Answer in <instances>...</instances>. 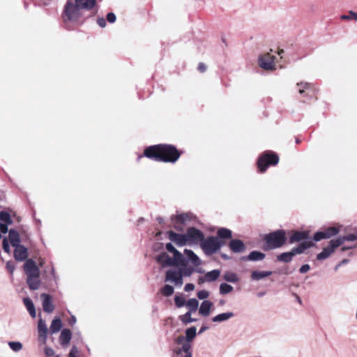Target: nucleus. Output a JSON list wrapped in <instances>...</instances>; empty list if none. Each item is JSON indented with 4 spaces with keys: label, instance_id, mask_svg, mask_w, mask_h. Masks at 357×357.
I'll use <instances>...</instances> for the list:
<instances>
[{
    "label": "nucleus",
    "instance_id": "f257e3e1",
    "mask_svg": "<svg viewBox=\"0 0 357 357\" xmlns=\"http://www.w3.org/2000/svg\"><path fill=\"white\" fill-rule=\"evenodd\" d=\"M144 155L157 161L175 162L178 159L180 153L172 145L158 144L146 149Z\"/></svg>",
    "mask_w": 357,
    "mask_h": 357
},
{
    "label": "nucleus",
    "instance_id": "f03ea898",
    "mask_svg": "<svg viewBox=\"0 0 357 357\" xmlns=\"http://www.w3.org/2000/svg\"><path fill=\"white\" fill-rule=\"evenodd\" d=\"M264 240L268 249L278 248L284 244L286 241V233L284 230H277L265 235Z\"/></svg>",
    "mask_w": 357,
    "mask_h": 357
},
{
    "label": "nucleus",
    "instance_id": "7ed1b4c3",
    "mask_svg": "<svg viewBox=\"0 0 357 357\" xmlns=\"http://www.w3.org/2000/svg\"><path fill=\"white\" fill-rule=\"evenodd\" d=\"M64 13L69 21H77L84 15V11L75 3V0H68Z\"/></svg>",
    "mask_w": 357,
    "mask_h": 357
},
{
    "label": "nucleus",
    "instance_id": "20e7f679",
    "mask_svg": "<svg viewBox=\"0 0 357 357\" xmlns=\"http://www.w3.org/2000/svg\"><path fill=\"white\" fill-rule=\"evenodd\" d=\"M222 245L221 241L218 238L211 236L206 239H203L201 243V247L204 252L208 255H212L217 252Z\"/></svg>",
    "mask_w": 357,
    "mask_h": 357
},
{
    "label": "nucleus",
    "instance_id": "39448f33",
    "mask_svg": "<svg viewBox=\"0 0 357 357\" xmlns=\"http://www.w3.org/2000/svg\"><path fill=\"white\" fill-rule=\"evenodd\" d=\"M279 161L278 156L273 153H266L258 160V167L261 172H265L269 165H275Z\"/></svg>",
    "mask_w": 357,
    "mask_h": 357
},
{
    "label": "nucleus",
    "instance_id": "423d86ee",
    "mask_svg": "<svg viewBox=\"0 0 357 357\" xmlns=\"http://www.w3.org/2000/svg\"><path fill=\"white\" fill-rule=\"evenodd\" d=\"M187 240L188 245H197L202 243L204 238V234L199 229L195 227L189 228L186 231Z\"/></svg>",
    "mask_w": 357,
    "mask_h": 357
},
{
    "label": "nucleus",
    "instance_id": "0eeeda50",
    "mask_svg": "<svg viewBox=\"0 0 357 357\" xmlns=\"http://www.w3.org/2000/svg\"><path fill=\"white\" fill-rule=\"evenodd\" d=\"M183 274L181 270L169 269L166 273L165 281L171 282L176 286H181L183 284Z\"/></svg>",
    "mask_w": 357,
    "mask_h": 357
},
{
    "label": "nucleus",
    "instance_id": "6e6552de",
    "mask_svg": "<svg viewBox=\"0 0 357 357\" xmlns=\"http://www.w3.org/2000/svg\"><path fill=\"white\" fill-rule=\"evenodd\" d=\"M275 56L270 53L262 55L259 59V66L266 70H273L275 69Z\"/></svg>",
    "mask_w": 357,
    "mask_h": 357
},
{
    "label": "nucleus",
    "instance_id": "1a4fd4ad",
    "mask_svg": "<svg viewBox=\"0 0 357 357\" xmlns=\"http://www.w3.org/2000/svg\"><path fill=\"white\" fill-rule=\"evenodd\" d=\"M24 270L26 277H40V269L33 259H28L25 262Z\"/></svg>",
    "mask_w": 357,
    "mask_h": 357
},
{
    "label": "nucleus",
    "instance_id": "9d476101",
    "mask_svg": "<svg viewBox=\"0 0 357 357\" xmlns=\"http://www.w3.org/2000/svg\"><path fill=\"white\" fill-rule=\"evenodd\" d=\"M168 236L169 240L178 247L188 245L186 234H177L170 231L168 232Z\"/></svg>",
    "mask_w": 357,
    "mask_h": 357
},
{
    "label": "nucleus",
    "instance_id": "9b49d317",
    "mask_svg": "<svg viewBox=\"0 0 357 357\" xmlns=\"http://www.w3.org/2000/svg\"><path fill=\"white\" fill-rule=\"evenodd\" d=\"M189 219L187 214H179L172 217V224L178 231H183L185 222Z\"/></svg>",
    "mask_w": 357,
    "mask_h": 357
},
{
    "label": "nucleus",
    "instance_id": "f8f14e48",
    "mask_svg": "<svg viewBox=\"0 0 357 357\" xmlns=\"http://www.w3.org/2000/svg\"><path fill=\"white\" fill-rule=\"evenodd\" d=\"M13 223L10 215L6 211L0 212V230L3 234L8 232V227Z\"/></svg>",
    "mask_w": 357,
    "mask_h": 357
},
{
    "label": "nucleus",
    "instance_id": "ddd939ff",
    "mask_svg": "<svg viewBox=\"0 0 357 357\" xmlns=\"http://www.w3.org/2000/svg\"><path fill=\"white\" fill-rule=\"evenodd\" d=\"M38 331L39 342L42 344H45L47 337V328L45 321L41 318L38 320Z\"/></svg>",
    "mask_w": 357,
    "mask_h": 357
},
{
    "label": "nucleus",
    "instance_id": "4468645a",
    "mask_svg": "<svg viewBox=\"0 0 357 357\" xmlns=\"http://www.w3.org/2000/svg\"><path fill=\"white\" fill-rule=\"evenodd\" d=\"M335 240L334 239L331 240L329 242V245L327 247L324 248L323 249L322 252H321L319 254L317 255V259L318 260H324V259H326L328 257H329L331 256V255L334 252L335 249L337 248H338V246H336V245L335 246Z\"/></svg>",
    "mask_w": 357,
    "mask_h": 357
},
{
    "label": "nucleus",
    "instance_id": "2eb2a0df",
    "mask_svg": "<svg viewBox=\"0 0 357 357\" xmlns=\"http://www.w3.org/2000/svg\"><path fill=\"white\" fill-rule=\"evenodd\" d=\"M14 257L17 261H24L28 257L27 249L22 245L15 246Z\"/></svg>",
    "mask_w": 357,
    "mask_h": 357
},
{
    "label": "nucleus",
    "instance_id": "dca6fc26",
    "mask_svg": "<svg viewBox=\"0 0 357 357\" xmlns=\"http://www.w3.org/2000/svg\"><path fill=\"white\" fill-rule=\"evenodd\" d=\"M234 316H235V314L234 312H232L231 311H228V312H222V313H220V314H218L214 316L213 317H212L211 320L214 323L220 324V323L225 322V321L232 319Z\"/></svg>",
    "mask_w": 357,
    "mask_h": 357
},
{
    "label": "nucleus",
    "instance_id": "f3484780",
    "mask_svg": "<svg viewBox=\"0 0 357 357\" xmlns=\"http://www.w3.org/2000/svg\"><path fill=\"white\" fill-rule=\"evenodd\" d=\"M40 297L43 300V307L44 311L47 313L53 312L54 307L52 304L51 296L46 294H42Z\"/></svg>",
    "mask_w": 357,
    "mask_h": 357
},
{
    "label": "nucleus",
    "instance_id": "a211bd4d",
    "mask_svg": "<svg viewBox=\"0 0 357 357\" xmlns=\"http://www.w3.org/2000/svg\"><path fill=\"white\" fill-rule=\"evenodd\" d=\"M229 246L234 252H243L245 250V245L243 241L238 239L231 240Z\"/></svg>",
    "mask_w": 357,
    "mask_h": 357
},
{
    "label": "nucleus",
    "instance_id": "6ab92c4d",
    "mask_svg": "<svg viewBox=\"0 0 357 357\" xmlns=\"http://www.w3.org/2000/svg\"><path fill=\"white\" fill-rule=\"evenodd\" d=\"M156 259L163 267L174 266V260L165 252L159 255Z\"/></svg>",
    "mask_w": 357,
    "mask_h": 357
},
{
    "label": "nucleus",
    "instance_id": "aec40b11",
    "mask_svg": "<svg viewBox=\"0 0 357 357\" xmlns=\"http://www.w3.org/2000/svg\"><path fill=\"white\" fill-rule=\"evenodd\" d=\"M213 305V304L211 301L208 300L204 301L200 305L199 313L204 317L208 316Z\"/></svg>",
    "mask_w": 357,
    "mask_h": 357
},
{
    "label": "nucleus",
    "instance_id": "412c9836",
    "mask_svg": "<svg viewBox=\"0 0 357 357\" xmlns=\"http://www.w3.org/2000/svg\"><path fill=\"white\" fill-rule=\"evenodd\" d=\"M309 235L308 231H294L290 236L289 242L291 243L298 242L302 240L307 238Z\"/></svg>",
    "mask_w": 357,
    "mask_h": 357
},
{
    "label": "nucleus",
    "instance_id": "4be33fe9",
    "mask_svg": "<svg viewBox=\"0 0 357 357\" xmlns=\"http://www.w3.org/2000/svg\"><path fill=\"white\" fill-rule=\"evenodd\" d=\"M75 3L78 4V6L83 10H89L92 8L95 3L96 0H75Z\"/></svg>",
    "mask_w": 357,
    "mask_h": 357
},
{
    "label": "nucleus",
    "instance_id": "5701e85b",
    "mask_svg": "<svg viewBox=\"0 0 357 357\" xmlns=\"http://www.w3.org/2000/svg\"><path fill=\"white\" fill-rule=\"evenodd\" d=\"M335 245V246H340L342 245L345 241H354L357 240V235L351 234L343 236H339L337 238L334 239Z\"/></svg>",
    "mask_w": 357,
    "mask_h": 357
},
{
    "label": "nucleus",
    "instance_id": "b1692460",
    "mask_svg": "<svg viewBox=\"0 0 357 357\" xmlns=\"http://www.w3.org/2000/svg\"><path fill=\"white\" fill-rule=\"evenodd\" d=\"M184 253L188 257V260L190 261V262L195 266H199L201 264V260L197 257V255L194 253L193 251L191 250L185 249Z\"/></svg>",
    "mask_w": 357,
    "mask_h": 357
},
{
    "label": "nucleus",
    "instance_id": "393cba45",
    "mask_svg": "<svg viewBox=\"0 0 357 357\" xmlns=\"http://www.w3.org/2000/svg\"><path fill=\"white\" fill-rule=\"evenodd\" d=\"M273 273L272 271H254L252 272L251 274V278L253 280H262L266 277H268L271 275Z\"/></svg>",
    "mask_w": 357,
    "mask_h": 357
},
{
    "label": "nucleus",
    "instance_id": "a878e982",
    "mask_svg": "<svg viewBox=\"0 0 357 357\" xmlns=\"http://www.w3.org/2000/svg\"><path fill=\"white\" fill-rule=\"evenodd\" d=\"M26 283L29 287L32 290H36L39 289L40 286L39 277H26Z\"/></svg>",
    "mask_w": 357,
    "mask_h": 357
},
{
    "label": "nucleus",
    "instance_id": "bb28decb",
    "mask_svg": "<svg viewBox=\"0 0 357 357\" xmlns=\"http://www.w3.org/2000/svg\"><path fill=\"white\" fill-rule=\"evenodd\" d=\"M9 241L13 247L20 245V234L16 230L10 229L9 231Z\"/></svg>",
    "mask_w": 357,
    "mask_h": 357
},
{
    "label": "nucleus",
    "instance_id": "cd10ccee",
    "mask_svg": "<svg viewBox=\"0 0 357 357\" xmlns=\"http://www.w3.org/2000/svg\"><path fill=\"white\" fill-rule=\"evenodd\" d=\"M71 332L68 329H63L60 335V343L63 345L68 344L71 340Z\"/></svg>",
    "mask_w": 357,
    "mask_h": 357
},
{
    "label": "nucleus",
    "instance_id": "c85d7f7f",
    "mask_svg": "<svg viewBox=\"0 0 357 357\" xmlns=\"http://www.w3.org/2000/svg\"><path fill=\"white\" fill-rule=\"evenodd\" d=\"M23 303L26 306L27 310L29 311L30 315L35 318L36 316V309L33 303L29 298H24L23 299Z\"/></svg>",
    "mask_w": 357,
    "mask_h": 357
},
{
    "label": "nucleus",
    "instance_id": "c756f323",
    "mask_svg": "<svg viewBox=\"0 0 357 357\" xmlns=\"http://www.w3.org/2000/svg\"><path fill=\"white\" fill-rule=\"evenodd\" d=\"M220 275V271L218 269L213 270L206 273L204 275V280L206 282H213L216 280Z\"/></svg>",
    "mask_w": 357,
    "mask_h": 357
},
{
    "label": "nucleus",
    "instance_id": "7c9ffc66",
    "mask_svg": "<svg viewBox=\"0 0 357 357\" xmlns=\"http://www.w3.org/2000/svg\"><path fill=\"white\" fill-rule=\"evenodd\" d=\"M61 320L59 318H55L53 319L50 325V331L52 333H56L61 330Z\"/></svg>",
    "mask_w": 357,
    "mask_h": 357
},
{
    "label": "nucleus",
    "instance_id": "2f4dec72",
    "mask_svg": "<svg viewBox=\"0 0 357 357\" xmlns=\"http://www.w3.org/2000/svg\"><path fill=\"white\" fill-rule=\"evenodd\" d=\"M223 278L229 282H232V283H235V282H238L239 280V278L237 276V275L233 272H231V271H227L224 273L223 275Z\"/></svg>",
    "mask_w": 357,
    "mask_h": 357
},
{
    "label": "nucleus",
    "instance_id": "473e14b6",
    "mask_svg": "<svg viewBox=\"0 0 357 357\" xmlns=\"http://www.w3.org/2000/svg\"><path fill=\"white\" fill-rule=\"evenodd\" d=\"M264 257L265 254L258 251H252L248 255V259L250 261H260L264 259Z\"/></svg>",
    "mask_w": 357,
    "mask_h": 357
},
{
    "label": "nucleus",
    "instance_id": "72a5a7b5",
    "mask_svg": "<svg viewBox=\"0 0 357 357\" xmlns=\"http://www.w3.org/2000/svg\"><path fill=\"white\" fill-rule=\"evenodd\" d=\"M311 244L310 243H301L298 247L294 248L291 250L292 253H294V256L296 255L303 253L307 248L310 247Z\"/></svg>",
    "mask_w": 357,
    "mask_h": 357
},
{
    "label": "nucleus",
    "instance_id": "f704fd0d",
    "mask_svg": "<svg viewBox=\"0 0 357 357\" xmlns=\"http://www.w3.org/2000/svg\"><path fill=\"white\" fill-rule=\"evenodd\" d=\"M294 257V253L291 250L290 252H284L278 256V260L283 262H289Z\"/></svg>",
    "mask_w": 357,
    "mask_h": 357
},
{
    "label": "nucleus",
    "instance_id": "c9c22d12",
    "mask_svg": "<svg viewBox=\"0 0 357 357\" xmlns=\"http://www.w3.org/2000/svg\"><path fill=\"white\" fill-rule=\"evenodd\" d=\"M326 238H330L332 236H335L340 231V229L335 227H331L323 231Z\"/></svg>",
    "mask_w": 357,
    "mask_h": 357
},
{
    "label": "nucleus",
    "instance_id": "e433bc0d",
    "mask_svg": "<svg viewBox=\"0 0 357 357\" xmlns=\"http://www.w3.org/2000/svg\"><path fill=\"white\" fill-rule=\"evenodd\" d=\"M197 329L195 326H192L185 331V338L187 341H192L196 336Z\"/></svg>",
    "mask_w": 357,
    "mask_h": 357
},
{
    "label": "nucleus",
    "instance_id": "4c0bfd02",
    "mask_svg": "<svg viewBox=\"0 0 357 357\" xmlns=\"http://www.w3.org/2000/svg\"><path fill=\"white\" fill-rule=\"evenodd\" d=\"M186 306L190 311L195 312L199 306V301L196 298H190L186 302Z\"/></svg>",
    "mask_w": 357,
    "mask_h": 357
},
{
    "label": "nucleus",
    "instance_id": "58836bf2",
    "mask_svg": "<svg viewBox=\"0 0 357 357\" xmlns=\"http://www.w3.org/2000/svg\"><path fill=\"white\" fill-rule=\"evenodd\" d=\"M233 291V287L227 283H222L220 285V294L222 295H225L229 294Z\"/></svg>",
    "mask_w": 357,
    "mask_h": 357
},
{
    "label": "nucleus",
    "instance_id": "ea45409f",
    "mask_svg": "<svg viewBox=\"0 0 357 357\" xmlns=\"http://www.w3.org/2000/svg\"><path fill=\"white\" fill-rule=\"evenodd\" d=\"M8 346L15 352H18L21 351L23 348L22 344L17 341L9 342Z\"/></svg>",
    "mask_w": 357,
    "mask_h": 357
},
{
    "label": "nucleus",
    "instance_id": "a19ab883",
    "mask_svg": "<svg viewBox=\"0 0 357 357\" xmlns=\"http://www.w3.org/2000/svg\"><path fill=\"white\" fill-rule=\"evenodd\" d=\"M218 235L222 238H231V231L228 229L222 228L218 230Z\"/></svg>",
    "mask_w": 357,
    "mask_h": 357
},
{
    "label": "nucleus",
    "instance_id": "79ce46f5",
    "mask_svg": "<svg viewBox=\"0 0 357 357\" xmlns=\"http://www.w3.org/2000/svg\"><path fill=\"white\" fill-rule=\"evenodd\" d=\"M174 257L172 259L174 260V266H178L180 263L183 261V255L178 252L177 250L176 252L173 253Z\"/></svg>",
    "mask_w": 357,
    "mask_h": 357
},
{
    "label": "nucleus",
    "instance_id": "37998d69",
    "mask_svg": "<svg viewBox=\"0 0 357 357\" xmlns=\"http://www.w3.org/2000/svg\"><path fill=\"white\" fill-rule=\"evenodd\" d=\"M191 344L190 342L187 341L181 344V348L177 350V354H181L182 352H188L190 351Z\"/></svg>",
    "mask_w": 357,
    "mask_h": 357
},
{
    "label": "nucleus",
    "instance_id": "c03bdc74",
    "mask_svg": "<svg viewBox=\"0 0 357 357\" xmlns=\"http://www.w3.org/2000/svg\"><path fill=\"white\" fill-rule=\"evenodd\" d=\"M161 293L166 296H169L174 293V288L173 287L166 284L162 289Z\"/></svg>",
    "mask_w": 357,
    "mask_h": 357
},
{
    "label": "nucleus",
    "instance_id": "a18cd8bd",
    "mask_svg": "<svg viewBox=\"0 0 357 357\" xmlns=\"http://www.w3.org/2000/svg\"><path fill=\"white\" fill-rule=\"evenodd\" d=\"M181 319L182 322H183L184 324H189L195 321V319L191 318L190 312H188L184 315L181 316Z\"/></svg>",
    "mask_w": 357,
    "mask_h": 357
},
{
    "label": "nucleus",
    "instance_id": "49530a36",
    "mask_svg": "<svg viewBox=\"0 0 357 357\" xmlns=\"http://www.w3.org/2000/svg\"><path fill=\"white\" fill-rule=\"evenodd\" d=\"M175 304L178 307H181L183 305H186V302L185 298L182 296H175Z\"/></svg>",
    "mask_w": 357,
    "mask_h": 357
},
{
    "label": "nucleus",
    "instance_id": "de8ad7c7",
    "mask_svg": "<svg viewBox=\"0 0 357 357\" xmlns=\"http://www.w3.org/2000/svg\"><path fill=\"white\" fill-rule=\"evenodd\" d=\"M342 20H349L351 19H354L357 21V13H355L352 10H350L349 13V15H342L340 17Z\"/></svg>",
    "mask_w": 357,
    "mask_h": 357
},
{
    "label": "nucleus",
    "instance_id": "09e8293b",
    "mask_svg": "<svg viewBox=\"0 0 357 357\" xmlns=\"http://www.w3.org/2000/svg\"><path fill=\"white\" fill-rule=\"evenodd\" d=\"M197 297L200 300L206 299L209 296V292L206 290H201L197 292Z\"/></svg>",
    "mask_w": 357,
    "mask_h": 357
},
{
    "label": "nucleus",
    "instance_id": "8fccbe9b",
    "mask_svg": "<svg viewBox=\"0 0 357 357\" xmlns=\"http://www.w3.org/2000/svg\"><path fill=\"white\" fill-rule=\"evenodd\" d=\"M324 238H326V237L325 236V234L323 231L317 232L314 236V240L315 241H319Z\"/></svg>",
    "mask_w": 357,
    "mask_h": 357
},
{
    "label": "nucleus",
    "instance_id": "3c124183",
    "mask_svg": "<svg viewBox=\"0 0 357 357\" xmlns=\"http://www.w3.org/2000/svg\"><path fill=\"white\" fill-rule=\"evenodd\" d=\"M3 249L7 253H10V246H9V244H8V239L6 238H4L3 239Z\"/></svg>",
    "mask_w": 357,
    "mask_h": 357
},
{
    "label": "nucleus",
    "instance_id": "603ef678",
    "mask_svg": "<svg viewBox=\"0 0 357 357\" xmlns=\"http://www.w3.org/2000/svg\"><path fill=\"white\" fill-rule=\"evenodd\" d=\"M6 268L11 274H13L15 268L14 263L10 261H8L6 263Z\"/></svg>",
    "mask_w": 357,
    "mask_h": 357
},
{
    "label": "nucleus",
    "instance_id": "864d4df0",
    "mask_svg": "<svg viewBox=\"0 0 357 357\" xmlns=\"http://www.w3.org/2000/svg\"><path fill=\"white\" fill-rule=\"evenodd\" d=\"M44 352L47 357H50L54 355V351L48 347H45Z\"/></svg>",
    "mask_w": 357,
    "mask_h": 357
},
{
    "label": "nucleus",
    "instance_id": "5fc2aeb1",
    "mask_svg": "<svg viewBox=\"0 0 357 357\" xmlns=\"http://www.w3.org/2000/svg\"><path fill=\"white\" fill-rule=\"evenodd\" d=\"M107 20L109 22L113 23L116 20V15L113 13H109L107 15Z\"/></svg>",
    "mask_w": 357,
    "mask_h": 357
},
{
    "label": "nucleus",
    "instance_id": "6e6d98bb",
    "mask_svg": "<svg viewBox=\"0 0 357 357\" xmlns=\"http://www.w3.org/2000/svg\"><path fill=\"white\" fill-rule=\"evenodd\" d=\"M310 269V266L308 264H304L300 268V273H305L308 272Z\"/></svg>",
    "mask_w": 357,
    "mask_h": 357
},
{
    "label": "nucleus",
    "instance_id": "4d7b16f0",
    "mask_svg": "<svg viewBox=\"0 0 357 357\" xmlns=\"http://www.w3.org/2000/svg\"><path fill=\"white\" fill-rule=\"evenodd\" d=\"M308 86L307 83H299L298 84V86L299 87V93H303L304 92V89H306Z\"/></svg>",
    "mask_w": 357,
    "mask_h": 357
},
{
    "label": "nucleus",
    "instance_id": "13d9d810",
    "mask_svg": "<svg viewBox=\"0 0 357 357\" xmlns=\"http://www.w3.org/2000/svg\"><path fill=\"white\" fill-rule=\"evenodd\" d=\"M78 353V350L75 347H73L71 349L68 357H77V354Z\"/></svg>",
    "mask_w": 357,
    "mask_h": 357
},
{
    "label": "nucleus",
    "instance_id": "bf43d9fd",
    "mask_svg": "<svg viewBox=\"0 0 357 357\" xmlns=\"http://www.w3.org/2000/svg\"><path fill=\"white\" fill-rule=\"evenodd\" d=\"M187 342V339L185 338V337H183L182 335L178 336L176 340V342L178 344H183L184 342Z\"/></svg>",
    "mask_w": 357,
    "mask_h": 357
},
{
    "label": "nucleus",
    "instance_id": "052dcab7",
    "mask_svg": "<svg viewBox=\"0 0 357 357\" xmlns=\"http://www.w3.org/2000/svg\"><path fill=\"white\" fill-rule=\"evenodd\" d=\"M166 249L169 252H172V253H174V252L176 251V249L173 246V245L170 243H167L166 245Z\"/></svg>",
    "mask_w": 357,
    "mask_h": 357
},
{
    "label": "nucleus",
    "instance_id": "680f3d73",
    "mask_svg": "<svg viewBox=\"0 0 357 357\" xmlns=\"http://www.w3.org/2000/svg\"><path fill=\"white\" fill-rule=\"evenodd\" d=\"M194 289H195V285L192 283L186 284L185 286V291H190L194 290Z\"/></svg>",
    "mask_w": 357,
    "mask_h": 357
},
{
    "label": "nucleus",
    "instance_id": "e2e57ef3",
    "mask_svg": "<svg viewBox=\"0 0 357 357\" xmlns=\"http://www.w3.org/2000/svg\"><path fill=\"white\" fill-rule=\"evenodd\" d=\"M98 24L101 27H105L106 26V22L104 18H99L98 20Z\"/></svg>",
    "mask_w": 357,
    "mask_h": 357
},
{
    "label": "nucleus",
    "instance_id": "0e129e2a",
    "mask_svg": "<svg viewBox=\"0 0 357 357\" xmlns=\"http://www.w3.org/2000/svg\"><path fill=\"white\" fill-rule=\"evenodd\" d=\"M206 69V66L202 63H200L198 66V70L200 71V72H204Z\"/></svg>",
    "mask_w": 357,
    "mask_h": 357
},
{
    "label": "nucleus",
    "instance_id": "69168bd1",
    "mask_svg": "<svg viewBox=\"0 0 357 357\" xmlns=\"http://www.w3.org/2000/svg\"><path fill=\"white\" fill-rule=\"evenodd\" d=\"M207 329H208V328L206 326H202L200 328L199 333H202L204 331H205Z\"/></svg>",
    "mask_w": 357,
    "mask_h": 357
},
{
    "label": "nucleus",
    "instance_id": "338daca9",
    "mask_svg": "<svg viewBox=\"0 0 357 357\" xmlns=\"http://www.w3.org/2000/svg\"><path fill=\"white\" fill-rule=\"evenodd\" d=\"M183 357H192V353L191 351L185 352V355Z\"/></svg>",
    "mask_w": 357,
    "mask_h": 357
},
{
    "label": "nucleus",
    "instance_id": "774afa93",
    "mask_svg": "<svg viewBox=\"0 0 357 357\" xmlns=\"http://www.w3.org/2000/svg\"><path fill=\"white\" fill-rule=\"evenodd\" d=\"M348 262V260L347 259H343L342 261L340 262V264H341V265H343V264H345Z\"/></svg>",
    "mask_w": 357,
    "mask_h": 357
}]
</instances>
